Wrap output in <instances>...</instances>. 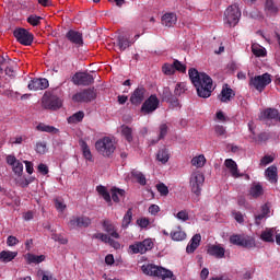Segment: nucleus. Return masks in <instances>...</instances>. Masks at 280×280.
<instances>
[{"label": "nucleus", "instance_id": "obj_1", "mask_svg": "<svg viewBox=\"0 0 280 280\" xmlns=\"http://www.w3.org/2000/svg\"><path fill=\"white\" fill-rule=\"evenodd\" d=\"M189 80L197 91L198 97L207 100L213 93V79L205 72H199L196 68L188 70Z\"/></svg>", "mask_w": 280, "mask_h": 280}, {"label": "nucleus", "instance_id": "obj_2", "mask_svg": "<svg viewBox=\"0 0 280 280\" xmlns=\"http://www.w3.org/2000/svg\"><path fill=\"white\" fill-rule=\"evenodd\" d=\"M141 270L144 275H148L149 277H160L162 280H175L174 273L172 271L156 265H143L141 267Z\"/></svg>", "mask_w": 280, "mask_h": 280}, {"label": "nucleus", "instance_id": "obj_3", "mask_svg": "<svg viewBox=\"0 0 280 280\" xmlns=\"http://www.w3.org/2000/svg\"><path fill=\"white\" fill-rule=\"evenodd\" d=\"M95 148L98 154L110 159L116 150L115 142L109 137H104L95 142Z\"/></svg>", "mask_w": 280, "mask_h": 280}, {"label": "nucleus", "instance_id": "obj_4", "mask_svg": "<svg viewBox=\"0 0 280 280\" xmlns=\"http://www.w3.org/2000/svg\"><path fill=\"white\" fill-rule=\"evenodd\" d=\"M190 191L195 194L197 198H195V202L200 201V196L202 194V186L205 185V174L200 172H195L190 176Z\"/></svg>", "mask_w": 280, "mask_h": 280}, {"label": "nucleus", "instance_id": "obj_5", "mask_svg": "<svg viewBox=\"0 0 280 280\" xmlns=\"http://www.w3.org/2000/svg\"><path fill=\"white\" fill-rule=\"evenodd\" d=\"M241 18L242 11H240V7H237V4H232L228 7L224 12V22L230 25V27H235V25L240 23Z\"/></svg>", "mask_w": 280, "mask_h": 280}, {"label": "nucleus", "instance_id": "obj_6", "mask_svg": "<svg viewBox=\"0 0 280 280\" xmlns=\"http://www.w3.org/2000/svg\"><path fill=\"white\" fill-rule=\"evenodd\" d=\"M42 106L46 110H58L62 108V100L51 93H45L42 98Z\"/></svg>", "mask_w": 280, "mask_h": 280}, {"label": "nucleus", "instance_id": "obj_7", "mask_svg": "<svg viewBox=\"0 0 280 280\" xmlns=\"http://www.w3.org/2000/svg\"><path fill=\"white\" fill-rule=\"evenodd\" d=\"M272 82L269 73H264L261 75L252 77L249 80V89H255L259 93L264 91Z\"/></svg>", "mask_w": 280, "mask_h": 280}, {"label": "nucleus", "instance_id": "obj_8", "mask_svg": "<svg viewBox=\"0 0 280 280\" xmlns=\"http://www.w3.org/2000/svg\"><path fill=\"white\" fill-rule=\"evenodd\" d=\"M13 36L20 45H24L25 47H30V45L34 43V34L22 27L15 28L13 31Z\"/></svg>", "mask_w": 280, "mask_h": 280}, {"label": "nucleus", "instance_id": "obj_9", "mask_svg": "<svg viewBox=\"0 0 280 280\" xmlns=\"http://www.w3.org/2000/svg\"><path fill=\"white\" fill-rule=\"evenodd\" d=\"M96 97L97 92L95 91V88H89L74 94L72 96V101L89 104V102H93V100H95Z\"/></svg>", "mask_w": 280, "mask_h": 280}, {"label": "nucleus", "instance_id": "obj_10", "mask_svg": "<svg viewBox=\"0 0 280 280\" xmlns=\"http://www.w3.org/2000/svg\"><path fill=\"white\" fill-rule=\"evenodd\" d=\"M72 82L75 86H91L95 83V77L89 72H77L72 77Z\"/></svg>", "mask_w": 280, "mask_h": 280}, {"label": "nucleus", "instance_id": "obj_11", "mask_svg": "<svg viewBox=\"0 0 280 280\" xmlns=\"http://www.w3.org/2000/svg\"><path fill=\"white\" fill-rule=\"evenodd\" d=\"M161 101L155 94L149 96L142 104L140 112L143 115H152L159 108Z\"/></svg>", "mask_w": 280, "mask_h": 280}, {"label": "nucleus", "instance_id": "obj_12", "mask_svg": "<svg viewBox=\"0 0 280 280\" xmlns=\"http://www.w3.org/2000/svg\"><path fill=\"white\" fill-rule=\"evenodd\" d=\"M154 248V242H152L151 238H147L142 242L135 243L133 245L129 246V249L133 255H144V253H148V250H152Z\"/></svg>", "mask_w": 280, "mask_h": 280}, {"label": "nucleus", "instance_id": "obj_13", "mask_svg": "<svg viewBox=\"0 0 280 280\" xmlns=\"http://www.w3.org/2000/svg\"><path fill=\"white\" fill-rule=\"evenodd\" d=\"M145 93H148V90L143 86H138L130 96V103L133 106H141L145 100Z\"/></svg>", "mask_w": 280, "mask_h": 280}, {"label": "nucleus", "instance_id": "obj_14", "mask_svg": "<svg viewBox=\"0 0 280 280\" xmlns=\"http://www.w3.org/2000/svg\"><path fill=\"white\" fill-rule=\"evenodd\" d=\"M28 91H45V89H49V80L43 79H33L30 81L27 85Z\"/></svg>", "mask_w": 280, "mask_h": 280}, {"label": "nucleus", "instance_id": "obj_15", "mask_svg": "<svg viewBox=\"0 0 280 280\" xmlns=\"http://www.w3.org/2000/svg\"><path fill=\"white\" fill-rule=\"evenodd\" d=\"M70 229H86V226H91V219L89 217H72L69 221Z\"/></svg>", "mask_w": 280, "mask_h": 280}, {"label": "nucleus", "instance_id": "obj_16", "mask_svg": "<svg viewBox=\"0 0 280 280\" xmlns=\"http://www.w3.org/2000/svg\"><path fill=\"white\" fill-rule=\"evenodd\" d=\"M66 38L70 40L73 45H78L79 47H82L84 45V38L82 36V33L78 31L70 30L66 34Z\"/></svg>", "mask_w": 280, "mask_h": 280}, {"label": "nucleus", "instance_id": "obj_17", "mask_svg": "<svg viewBox=\"0 0 280 280\" xmlns=\"http://www.w3.org/2000/svg\"><path fill=\"white\" fill-rule=\"evenodd\" d=\"M225 253L226 249L221 245H209L207 249V254L210 255V257H215V259H224Z\"/></svg>", "mask_w": 280, "mask_h": 280}, {"label": "nucleus", "instance_id": "obj_18", "mask_svg": "<svg viewBox=\"0 0 280 280\" xmlns=\"http://www.w3.org/2000/svg\"><path fill=\"white\" fill-rule=\"evenodd\" d=\"M220 102H223L224 104H228V102H231L233 97H235V92L229 84H224L220 94Z\"/></svg>", "mask_w": 280, "mask_h": 280}, {"label": "nucleus", "instance_id": "obj_19", "mask_svg": "<svg viewBox=\"0 0 280 280\" xmlns=\"http://www.w3.org/2000/svg\"><path fill=\"white\" fill-rule=\"evenodd\" d=\"M103 229L110 237H114V240H119L120 236L117 232V228L110 220L103 221Z\"/></svg>", "mask_w": 280, "mask_h": 280}, {"label": "nucleus", "instance_id": "obj_20", "mask_svg": "<svg viewBox=\"0 0 280 280\" xmlns=\"http://www.w3.org/2000/svg\"><path fill=\"white\" fill-rule=\"evenodd\" d=\"M278 118H279V110L270 107L261 112L259 116L260 121H266L270 119H275L276 121H278Z\"/></svg>", "mask_w": 280, "mask_h": 280}, {"label": "nucleus", "instance_id": "obj_21", "mask_svg": "<svg viewBox=\"0 0 280 280\" xmlns=\"http://www.w3.org/2000/svg\"><path fill=\"white\" fill-rule=\"evenodd\" d=\"M201 240L202 236L200 234H195L186 247V253H196V249L198 248V246H200Z\"/></svg>", "mask_w": 280, "mask_h": 280}, {"label": "nucleus", "instance_id": "obj_22", "mask_svg": "<svg viewBox=\"0 0 280 280\" xmlns=\"http://www.w3.org/2000/svg\"><path fill=\"white\" fill-rule=\"evenodd\" d=\"M19 257V252H11V250H2L0 252V261L1 264H10L13 259Z\"/></svg>", "mask_w": 280, "mask_h": 280}, {"label": "nucleus", "instance_id": "obj_23", "mask_svg": "<svg viewBox=\"0 0 280 280\" xmlns=\"http://www.w3.org/2000/svg\"><path fill=\"white\" fill-rule=\"evenodd\" d=\"M224 165L228 170H230V174L234 178H238L240 176V170L237 168V163L233 159H226L224 161Z\"/></svg>", "mask_w": 280, "mask_h": 280}, {"label": "nucleus", "instance_id": "obj_24", "mask_svg": "<svg viewBox=\"0 0 280 280\" xmlns=\"http://www.w3.org/2000/svg\"><path fill=\"white\" fill-rule=\"evenodd\" d=\"M265 176L269 183H277L279 180V175L277 171V166L271 165L265 171Z\"/></svg>", "mask_w": 280, "mask_h": 280}, {"label": "nucleus", "instance_id": "obj_25", "mask_svg": "<svg viewBox=\"0 0 280 280\" xmlns=\"http://www.w3.org/2000/svg\"><path fill=\"white\" fill-rule=\"evenodd\" d=\"M177 21L175 13H166L162 16V25H165V27H174Z\"/></svg>", "mask_w": 280, "mask_h": 280}, {"label": "nucleus", "instance_id": "obj_26", "mask_svg": "<svg viewBox=\"0 0 280 280\" xmlns=\"http://www.w3.org/2000/svg\"><path fill=\"white\" fill-rule=\"evenodd\" d=\"M265 12L269 16H275V14L279 12V7H277V3H275V0H266Z\"/></svg>", "mask_w": 280, "mask_h": 280}, {"label": "nucleus", "instance_id": "obj_27", "mask_svg": "<svg viewBox=\"0 0 280 280\" xmlns=\"http://www.w3.org/2000/svg\"><path fill=\"white\" fill-rule=\"evenodd\" d=\"M260 240L262 242H267V243H275V229H266L265 231L261 232L260 234Z\"/></svg>", "mask_w": 280, "mask_h": 280}, {"label": "nucleus", "instance_id": "obj_28", "mask_svg": "<svg viewBox=\"0 0 280 280\" xmlns=\"http://www.w3.org/2000/svg\"><path fill=\"white\" fill-rule=\"evenodd\" d=\"M132 178L136 179L138 184H140L142 187H145L148 185V179L145 178V175L141 173V171L132 170L131 171Z\"/></svg>", "mask_w": 280, "mask_h": 280}, {"label": "nucleus", "instance_id": "obj_29", "mask_svg": "<svg viewBox=\"0 0 280 280\" xmlns=\"http://www.w3.org/2000/svg\"><path fill=\"white\" fill-rule=\"evenodd\" d=\"M96 191L98 196L103 197L105 202H107L108 205H112L113 200L110 198V192H108V189L106 188V186H102V185L96 186Z\"/></svg>", "mask_w": 280, "mask_h": 280}, {"label": "nucleus", "instance_id": "obj_30", "mask_svg": "<svg viewBox=\"0 0 280 280\" xmlns=\"http://www.w3.org/2000/svg\"><path fill=\"white\" fill-rule=\"evenodd\" d=\"M126 197V190L121 189V188H117V187H113L112 188V200L114 202H119L121 200V198Z\"/></svg>", "mask_w": 280, "mask_h": 280}, {"label": "nucleus", "instance_id": "obj_31", "mask_svg": "<svg viewBox=\"0 0 280 280\" xmlns=\"http://www.w3.org/2000/svg\"><path fill=\"white\" fill-rule=\"evenodd\" d=\"M171 237L174 242H183V240H187V233L178 226L177 230L171 232Z\"/></svg>", "mask_w": 280, "mask_h": 280}, {"label": "nucleus", "instance_id": "obj_32", "mask_svg": "<svg viewBox=\"0 0 280 280\" xmlns=\"http://www.w3.org/2000/svg\"><path fill=\"white\" fill-rule=\"evenodd\" d=\"M36 129L39 130V132H48L50 135H58V132H60L58 128L54 126L45 125L43 122L37 125Z\"/></svg>", "mask_w": 280, "mask_h": 280}, {"label": "nucleus", "instance_id": "obj_33", "mask_svg": "<svg viewBox=\"0 0 280 280\" xmlns=\"http://www.w3.org/2000/svg\"><path fill=\"white\" fill-rule=\"evenodd\" d=\"M255 246H257V243L253 236L243 235V241L241 244L242 248L250 249V248H255Z\"/></svg>", "mask_w": 280, "mask_h": 280}, {"label": "nucleus", "instance_id": "obj_34", "mask_svg": "<svg viewBox=\"0 0 280 280\" xmlns=\"http://www.w3.org/2000/svg\"><path fill=\"white\" fill-rule=\"evenodd\" d=\"M156 160L165 165L170 161V151L166 148L160 149L156 154Z\"/></svg>", "mask_w": 280, "mask_h": 280}, {"label": "nucleus", "instance_id": "obj_35", "mask_svg": "<svg viewBox=\"0 0 280 280\" xmlns=\"http://www.w3.org/2000/svg\"><path fill=\"white\" fill-rule=\"evenodd\" d=\"M79 144L83 152L84 159H86V161H93V154L91 153V149L89 148V144L86 143V141L80 140Z\"/></svg>", "mask_w": 280, "mask_h": 280}, {"label": "nucleus", "instance_id": "obj_36", "mask_svg": "<svg viewBox=\"0 0 280 280\" xmlns=\"http://www.w3.org/2000/svg\"><path fill=\"white\" fill-rule=\"evenodd\" d=\"M249 195L252 198H259L264 196V187L261 184H255L250 187Z\"/></svg>", "mask_w": 280, "mask_h": 280}, {"label": "nucleus", "instance_id": "obj_37", "mask_svg": "<svg viewBox=\"0 0 280 280\" xmlns=\"http://www.w3.org/2000/svg\"><path fill=\"white\" fill-rule=\"evenodd\" d=\"M25 259L27 264H43L45 261V255L36 256L34 254H26Z\"/></svg>", "mask_w": 280, "mask_h": 280}, {"label": "nucleus", "instance_id": "obj_38", "mask_svg": "<svg viewBox=\"0 0 280 280\" xmlns=\"http://www.w3.org/2000/svg\"><path fill=\"white\" fill-rule=\"evenodd\" d=\"M132 45V42L126 36H118V47L120 51H126L128 47Z\"/></svg>", "mask_w": 280, "mask_h": 280}, {"label": "nucleus", "instance_id": "obj_39", "mask_svg": "<svg viewBox=\"0 0 280 280\" xmlns=\"http://www.w3.org/2000/svg\"><path fill=\"white\" fill-rule=\"evenodd\" d=\"M252 52L257 58H264V56H266V48L261 47L260 45L253 44L252 45Z\"/></svg>", "mask_w": 280, "mask_h": 280}, {"label": "nucleus", "instance_id": "obj_40", "mask_svg": "<svg viewBox=\"0 0 280 280\" xmlns=\"http://www.w3.org/2000/svg\"><path fill=\"white\" fill-rule=\"evenodd\" d=\"M121 135L122 137H125L126 141H128V143H132V128L122 125L121 126Z\"/></svg>", "mask_w": 280, "mask_h": 280}, {"label": "nucleus", "instance_id": "obj_41", "mask_svg": "<svg viewBox=\"0 0 280 280\" xmlns=\"http://www.w3.org/2000/svg\"><path fill=\"white\" fill-rule=\"evenodd\" d=\"M84 119V112H77L68 118V124H80Z\"/></svg>", "mask_w": 280, "mask_h": 280}, {"label": "nucleus", "instance_id": "obj_42", "mask_svg": "<svg viewBox=\"0 0 280 280\" xmlns=\"http://www.w3.org/2000/svg\"><path fill=\"white\" fill-rule=\"evenodd\" d=\"M130 222H132V209L129 208L122 218L121 226L124 229H128V226H130Z\"/></svg>", "mask_w": 280, "mask_h": 280}, {"label": "nucleus", "instance_id": "obj_43", "mask_svg": "<svg viewBox=\"0 0 280 280\" xmlns=\"http://www.w3.org/2000/svg\"><path fill=\"white\" fill-rule=\"evenodd\" d=\"M26 21L33 27H38V25H40V21H43V18L36 14H32L26 19Z\"/></svg>", "mask_w": 280, "mask_h": 280}, {"label": "nucleus", "instance_id": "obj_44", "mask_svg": "<svg viewBox=\"0 0 280 280\" xmlns=\"http://www.w3.org/2000/svg\"><path fill=\"white\" fill-rule=\"evenodd\" d=\"M167 130H168V127L166 124H162L160 126V135H159V138L154 141H152V145H154V143H159V141H161V139H165V137L167 136Z\"/></svg>", "mask_w": 280, "mask_h": 280}, {"label": "nucleus", "instance_id": "obj_45", "mask_svg": "<svg viewBox=\"0 0 280 280\" xmlns=\"http://www.w3.org/2000/svg\"><path fill=\"white\" fill-rule=\"evenodd\" d=\"M244 240V234H233L230 236V243L234 246H242Z\"/></svg>", "mask_w": 280, "mask_h": 280}, {"label": "nucleus", "instance_id": "obj_46", "mask_svg": "<svg viewBox=\"0 0 280 280\" xmlns=\"http://www.w3.org/2000/svg\"><path fill=\"white\" fill-rule=\"evenodd\" d=\"M206 161L207 159H205V155H198L191 160V165L195 167H205Z\"/></svg>", "mask_w": 280, "mask_h": 280}, {"label": "nucleus", "instance_id": "obj_47", "mask_svg": "<svg viewBox=\"0 0 280 280\" xmlns=\"http://www.w3.org/2000/svg\"><path fill=\"white\" fill-rule=\"evenodd\" d=\"M156 190L159 191L160 196H168L170 195V188L167 185L163 183H159L155 185Z\"/></svg>", "mask_w": 280, "mask_h": 280}, {"label": "nucleus", "instance_id": "obj_48", "mask_svg": "<svg viewBox=\"0 0 280 280\" xmlns=\"http://www.w3.org/2000/svg\"><path fill=\"white\" fill-rule=\"evenodd\" d=\"M187 91V83H177L174 90L176 97H180Z\"/></svg>", "mask_w": 280, "mask_h": 280}, {"label": "nucleus", "instance_id": "obj_49", "mask_svg": "<svg viewBox=\"0 0 280 280\" xmlns=\"http://www.w3.org/2000/svg\"><path fill=\"white\" fill-rule=\"evenodd\" d=\"M162 71L165 75H174V73H176V70L174 68V63H165L162 67Z\"/></svg>", "mask_w": 280, "mask_h": 280}, {"label": "nucleus", "instance_id": "obj_50", "mask_svg": "<svg viewBox=\"0 0 280 280\" xmlns=\"http://www.w3.org/2000/svg\"><path fill=\"white\" fill-rule=\"evenodd\" d=\"M175 71H179V73H186L187 72V66L183 65L178 59H175L173 61Z\"/></svg>", "mask_w": 280, "mask_h": 280}, {"label": "nucleus", "instance_id": "obj_51", "mask_svg": "<svg viewBox=\"0 0 280 280\" xmlns=\"http://www.w3.org/2000/svg\"><path fill=\"white\" fill-rule=\"evenodd\" d=\"M92 237L93 240H101V242H104V244H108V242L110 241V236L104 233H95Z\"/></svg>", "mask_w": 280, "mask_h": 280}, {"label": "nucleus", "instance_id": "obj_52", "mask_svg": "<svg viewBox=\"0 0 280 280\" xmlns=\"http://www.w3.org/2000/svg\"><path fill=\"white\" fill-rule=\"evenodd\" d=\"M174 96V94H172V91L170 90V88H164L162 91V100L163 102H170L172 101V97Z\"/></svg>", "mask_w": 280, "mask_h": 280}, {"label": "nucleus", "instance_id": "obj_53", "mask_svg": "<svg viewBox=\"0 0 280 280\" xmlns=\"http://www.w3.org/2000/svg\"><path fill=\"white\" fill-rule=\"evenodd\" d=\"M35 150H36L37 154H45L47 152V143L37 142Z\"/></svg>", "mask_w": 280, "mask_h": 280}, {"label": "nucleus", "instance_id": "obj_54", "mask_svg": "<svg viewBox=\"0 0 280 280\" xmlns=\"http://www.w3.org/2000/svg\"><path fill=\"white\" fill-rule=\"evenodd\" d=\"M12 170L16 176H21L23 174V163L18 160V163L12 166Z\"/></svg>", "mask_w": 280, "mask_h": 280}, {"label": "nucleus", "instance_id": "obj_55", "mask_svg": "<svg viewBox=\"0 0 280 280\" xmlns=\"http://www.w3.org/2000/svg\"><path fill=\"white\" fill-rule=\"evenodd\" d=\"M137 224L138 226H140V229H148V226H150V219L149 218L138 219Z\"/></svg>", "mask_w": 280, "mask_h": 280}, {"label": "nucleus", "instance_id": "obj_56", "mask_svg": "<svg viewBox=\"0 0 280 280\" xmlns=\"http://www.w3.org/2000/svg\"><path fill=\"white\" fill-rule=\"evenodd\" d=\"M177 220H182L183 222H187L189 220V213L187 210H182L176 214Z\"/></svg>", "mask_w": 280, "mask_h": 280}, {"label": "nucleus", "instance_id": "obj_57", "mask_svg": "<svg viewBox=\"0 0 280 280\" xmlns=\"http://www.w3.org/2000/svg\"><path fill=\"white\" fill-rule=\"evenodd\" d=\"M37 170L43 176H47V174H49V167L47 166V164L40 163Z\"/></svg>", "mask_w": 280, "mask_h": 280}, {"label": "nucleus", "instance_id": "obj_58", "mask_svg": "<svg viewBox=\"0 0 280 280\" xmlns=\"http://www.w3.org/2000/svg\"><path fill=\"white\" fill-rule=\"evenodd\" d=\"M51 238L55 242H59V244H67L69 241L67 238H65L62 235L60 234H52Z\"/></svg>", "mask_w": 280, "mask_h": 280}, {"label": "nucleus", "instance_id": "obj_59", "mask_svg": "<svg viewBox=\"0 0 280 280\" xmlns=\"http://www.w3.org/2000/svg\"><path fill=\"white\" fill-rule=\"evenodd\" d=\"M232 214L238 224H244V214L242 212L233 211Z\"/></svg>", "mask_w": 280, "mask_h": 280}, {"label": "nucleus", "instance_id": "obj_60", "mask_svg": "<svg viewBox=\"0 0 280 280\" xmlns=\"http://www.w3.org/2000/svg\"><path fill=\"white\" fill-rule=\"evenodd\" d=\"M275 161V158L271 155H265L261 160H260V165H270V163H272Z\"/></svg>", "mask_w": 280, "mask_h": 280}, {"label": "nucleus", "instance_id": "obj_61", "mask_svg": "<svg viewBox=\"0 0 280 280\" xmlns=\"http://www.w3.org/2000/svg\"><path fill=\"white\" fill-rule=\"evenodd\" d=\"M214 131L218 137H223V135H226V129H224V126L221 125L215 126Z\"/></svg>", "mask_w": 280, "mask_h": 280}, {"label": "nucleus", "instance_id": "obj_62", "mask_svg": "<svg viewBox=\"0 0 280 280\" xmlns=\"http://www.w3.org/2000/svg\"><path fill=\"white\" fill-rule=\"evenodd\" d=\"M16 244H19V238H16V236H8L7 238V245L8 246H16Z\"/></svg>", "mask_w": 280, "mask_h": 280}, {"label": "nucleus", "instance_id": "obj_63", "mask_svg": "<svg viewBox=\"0 0 280 280\" xmlns=\"http://www.w3.org/2000/svg\"><path fill=\"white\" fill-rule=\"evenodd\" d=\"M55 207L57 211H65V209H67V206L65 205V202L60 201L59 199L55 200Z\"/></svg>", "mask_w": 280, "mask_h": 280}, {"label": "nucleus", "instance_id": "obj_64", "mask_svg": "<svg viewBox=\"0 0 280 280\" xmlns=\"http://www.w3.org/2000/svg\"><path fill=\"white\" fill-rule=\"evenodd\" d=\"M42 280H57L56 278H54V276L49 272H45V271H42Z\"/></svg>", "mask_w": 280, "mask_h": 280}]
</instances>
